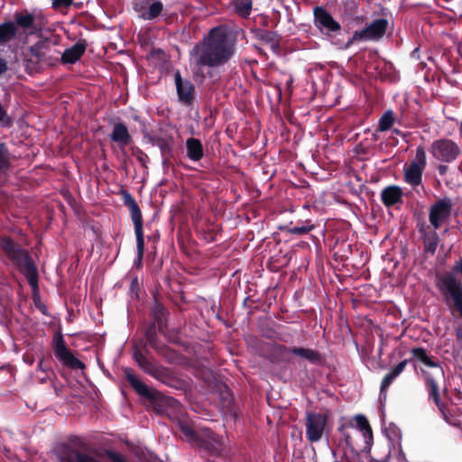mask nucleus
Listing matches in <instances>:
<instances>
[{
    "label": "nucleus",
    "mask_w": 462,
    "mask_h": 462,
    "mask_svg": "<svg viewBox=\"0 0 462 462\" xmlns=\"http://www.w3.org/2000/svg\"><path fill=\"white\" fill-rule=\"evenodd\" d=\"M236 51L235 42L224 26L213 27L191 51L199 68H218L227 63Z\"/></svg>",
    "instance_id": "nucleus-1"
},
{
    "label": "nucleus",
    "mask_w": 462,
    "mask_h": 462,
    "mask_svg": "<svg viewBox=\"0 0 462 462\" xmlns=\"http://www.w3.org/2000/svg\"><path fill=\"white\" fill-rule=\"evenodd\" d=\"M23 274L28 284L35 291L39 288V273L37 265L30 253L18 241L11 236H0V256Z\"/></svg>",
    "instance_id": "nucleus-2"
},
{
    "label": "nucleus",
    "mask_w": 462,
    "mask_h": 462,
    "mask_svg": "<svg viewBox=\"0 0 462 462\" xmlns=\"http://www.w3.org/2000/svg\"><path fill=\"white\" fill-rule=\"evenodd\" d=\"M462 257L455 262L450 270L437 273L435 286L443 301L462 318Z\"/></svg>",
    "instance_id": "nucleus-3"
},
{
    "label": "nucleus",
    "mask_w": 462,
    "mask_h": 462,
    "mask_svg": "<svg viewBox=\"0 0 462 462\" xmlns=\"http://www.w3.org/2000/svg\"><path fill=\"white\" fill-rule=\"evenodd\" d=\"M180 431L189 441L206 456L218 457L223 450V444L216 433L209 429L194 430L189 423L180 424Z\"/></svg>",
    "instance_id": "nucleus-4"
},
{
    "label": "nucleus",
    "mask_w": 462,
    "mask_h": 462,
    "mask_svg": "<svg viewBox=\"0 0 462 462\" xmlns=\"http://www.w3.org/2000/svg\"><path fill=\"white\" fill-rule=\"evenodd\" d=\"M119 195L122 197L124 205L126 206L130 211L131 218L134 226V234L136 236V258L134 259V265L137 268L142 267L143 258L144 254V237L143 229V215L135 199L131 193L125 189H121Z\"/></svg>",
    "instance_id": "nucleus-5"
},
{
    "label": "nucleus",
    "mask_w": 462,
    "mask_h": 462,
    "mask_svg": "<svg viewBox=\"0 0 462 462\" xmlns=\"http://www.w3.org/2000/svg\"><path fill=\"white\" fill-rule=\"evenodd\" d=\"M13 23H15L19 35L31 36L42 32L46 24V19L41 10L23 9L14 14Z\"/></svg>",
    "instance_id": "nucleus-6"
},
{
    "label": "nucleus",
    "mask_w": 462,
    "mask_h": 462,
    "mask_svg": "<svg viewBox=\"0 0 462 462\" xmlns=\"http://www.w3.org/2000/svg\"><path fill=\"white\" fill-rule=\"evenodd\" d=\"M429 152L436 161L442 163H452L462 154L459 144L448 137L434 140L429 147Z\"/></svg>",
    "instance_id": "nucleus-7"
},
{
    "label": "nucleus",
    "mask_w": 462,
    "mask_h": 462,
    "mask_svg": "<svg viewBox=\"0 0 462 462\" xmlns=\"http://www.w3.org/2000/svg\"><path fill=\"white\" fill-rule=\"evenodd\" d=\"M133 357L144 373L156 380L171 386L173 382H175V376L170 368L159 365L154 360L147 358L139 349L136 348L134 351Z\"/></svg>",
    "instance_id": "nucleus-8"
},
{
    "label": "nucleus",
    "mask_w": 462,
    "mask_h": 462,
    "mask_svg": "<svg viewBox=\"0 0 462 462\" xmlns=\"http://www.w3.org/2000/svg\"><path fill=\"white\" fill-rule=\"evenodd\" d=\"M424 380L425 389L428 393L429 401H432L438 407L443 418L448 420V405L441 401V392L439 386L440 379L444 378V370L439 368L435 373L421 370Z\"/></svg>",
    "instance_id": "nucleus-9"
},
{
    "label": "nucleus",
    "mask_w": 462,
    "mask_h": 462,
    "mask_svg": "<svg viewBox=\"0 0 462 462\" xmlns=\"http://www.w3.org/2000/svg\"><path fill=\"white\" fill-rule=\"evenodd\" d=\"M59 43L58 38H44L28 48V51L37 56L45 67H54L60 61V52L56 50Z\"/></svg>",
    "instance_id": "nucleus-10"
},
{
    "label": "nucleus",
    "mask_w": 462,
    "mask_h": 462,
    "mask_svg": "<svg viewBox=\"0 0 462 462\" xmlns=\"http://www.w3.org/2000/svg\"><path fill=\"white\" fill-rule=\"evenodd\" d=\"M388 25L389 23L387 19H375L364 29L355 31L352 37L347 40L343 48L348 49L353 44L359 42L378 41L385 34Z\"/></svg>",
    "instance_id": "nucleus-11"
},
{
    "label": "nucleus",
    "mask_w": 462,
    "mask_h": 462,
    "mask_svg": "<svg viewBox=\"0 0 462 462\" xmlns=\"http://www.w3.org/2000/svg\"><path fill=\"white\" fill-rule=\"evenodd\" d=\"M313 17L314 25L319 32L327 36L332 43L337 44L333 39L341 32L340 23L323 6L313 8Z\"/></svg>",
    "instance_id": "nucleus-12"
},
{
    "label": "nucleus",
    "mask_w": 462,
    "mask_h": 462,
    "mask_svg": "<svg viewBox=\"0 0 462 462\" xmlns=\"http://www.w3.org/2000/svg\"><path fill=\"white\" fill-rule=\"evenodd\" d=\"M53 351L55 357L65 366L74 370H83L86 365L78 359L66 346L62 334L59 333L53 338Z\"/></svg>",
    "instance_id": "nucleus-13"
},
{
    "label": "nucleus",
    "mask_w": 462,
    "mask_h": 462,
    "mask_svg": "<svg viewBox=\"0 0 462 462\" xmlns=\"http://www.w3.org/2000/svg\"><path fill=\"white\" fill-rule=\"evenodd\" d=\"M305 416L306 439L311 443L319 442L323 437L328 423V414L307 411Z\"/></svg>",
    "instance_id": "nucleus-14"
},
{
    "label": "nucleus",
    "mask_w": 462,
    "mask_h": 462,
    "mask_svg": "<svg viewBox=\"0 0 462 462\" xmlns=\"http://www.w3.org/2000/svg\"><path fill=\"white\" fill-rule=\"evenodd\" d=\"M452 207L453 204L449 198L440 199L430 207L429 220L434 229H439L449 218Z\"/></svg>",
    "instance_id": "nucleus-15"
},
{
    "label": "nucleus",
    "mask_w": 462,
    "mask_h": 462,
    "mask_svg": "<svg viewBox=\"0 0 462 462\" xmlns=\"http://www.w3.org/2000/svg\"><path fill=\"white\" fill-rule=\"evenodd\" d=\"M163 4L160 0H135L133 9L139 18L152 21L158 18L163 11Z\"/></svg>",
    "instance_id": "nucleus-16"
},
{
    "label": "nucleus",
    "mask_w": 462,
    "mask_h": 462,
    "mask_svg": "<svg viewBox=\"0 0 462 462\" xmlns=\"http://www.w3.org/2000/svg\"><path fill=\"white\" fill-rule=\"evenodd\" d=\"M124 374L126 381L137 394L148 399L151 402H155L159 398L160 392L149 388L146 383L137 378V376L133 373L132 369H124Z\"/></svg>",
    "instance_id": "nucleus-17"
},
{
    "label": "nucleus",
    "mask_w": 462,
    "mask_h": 462,
    "mask_svg": "<svg viewBox=\"0 0 462 462\" xmlns=\"http://www.w3.org/2000/svg\"><path fill=\"white\" fill-rule=\"evenodd\" d=\"M177 95L180 102L191 106L195 99V86L189 79H183L180 70L174 73Z\"/></svg>",
    "instance_id": "nucleus-18"
},
{
    "label": "nucleus",
    "mask_w": 462,
    "mask_h": 462,
    "mask_svg": "<svg viewBox=\"0 0 462 462\" xmlns=\"http://www.w3.org/2000/svg\"><path fill=\"white\" fill-rule=\"evenodd\" d=\"M61 451L58 456L59 462H98L93 456L73 448L68 443L60 446Z\"/></svg>",
    "instance_id": "nucleus-19"
},
{
    "label": "nucleus",
    "mask_w": 462,
    "mask_h": 462,
    "mask_svg": "<svg viewBox=\"0 0 462 462\" xmlns=\"http://www.w3.org/2000/svg\"><path fill=\"white\" fill-rule=\"evenodd\" d=\"M219 403L223 413L233 420L239 417V410L235 402L231 390L223 385L219 388Z\"/></svg>",
    "instance_id": "nucleus-20"
},
{
    "label": "nucleus",
    "mask_w": 462,
    "mask_h": 462,
    "mask_svg": "<svg viewBox=\"0 0 462 462\" xmlns=\"http://www.w3.org/2000/svg\"><path fill=\"white\" fill-rule=\"evenodd\" d=\"M148 142L160 149L161 155H173L174 137L171 134H145Z\"/></svg>",
    "instance_id": "nucleus-21"
},
{
    "label": "nucleus",
    "mask_w": 462,
    "mask_h": 462,
    "mask_svg": "<svg viewBox=\"0 0 462 462\" xmlns=\"http://www.w3.org/2000/svg\"><path fill=\"white\" fill-rule=\"evenodd\" d=\"M88 44L86 40L80 39L74 45L66 49L60 58L62 64H75L86 52Z\"/></svg>",
    "instance_id": "nucleus-22"
},
{
    "label": "nucleus",
    "mask_w": 462,
    "mask_h": 462,
    "mask_svg": "<svg viewBox=\"0 0 462 462\" xmlns=\"http://www.w3.org/2000/svg\"><path fill=\"white\" fill-rule=\"evenodd\" d=\"M395 121H397L400 125L406 127L411 126V123L408 121L403 111L398 118H395L393 112L392 110H387L380 117L377 130L379 132H386L392 128Z\"/></svg>",
    "instance_id": "nucleus-23"
},
{
    "label": "nucleus",
    "mask_w": 462,
    "mask_h": 462,
    "mask_svg": "<svg viewBox=\"0 0 462 462\" xmlns=\"http://www.w3.org/2000/svg\"><path fill=\"white\" fill-rule=\"evenodd\" d=\"M402 197L403 191L402 188L396 185L387 186L381 192V200L387 208L402 203Z\"/></svg>",
    "instance_id": "nucleus-24"
},
{
    "label": "nucleus",
    "mask_w": 462,
    "mask_h": 462,
    "mask_svg": "<svg viewBox=\"0 0 462 462\" xmlns=\"http://www.w3.org/2000/svg\"><path fill=\"white\" fill-rule=\"evenodd\" d=\"M151 315L153 319L152 323H155L159 332L162 333L167 324L169 311L156 297L154 298V304L152 308Z\"/></svg>",
    "instance_id": "nucleus-25"
},
{
    "label": "nucleus",
    "mask_w": 462,
    "mask_h": 462,
    "mask_svg": "<svg viewBox=\"0 0 462 462\" xmlns=\"http://www.w3.org/2000/svg\"><path fill=\"white\" fill-rule=\"evenodd\" d=\"M354 420L356 424V429L362 433L365 439V449H367L368 452L371 451V445L373 442V430L370 426V423L365 416L362 414H357L355 416Z\"/></svg>",
    "instance_id": "nucleus-26"
},
{
    "label": "nucleus",
    "mask_w": 462,
    "mask_h": 462,
    "mask_svg": "<svg viewBox=\"0 0 462 462\" xmlns=\"http://www.w3.org/2000/svg\"><path fill=\"white\" fill-rule=\"evenodd\" d=\"M408 362L409 360L407 359L400 362L399 364L392 367L390 371L384 375L380 386L381 395L386 393L387 389L393 383V381L404 371Z\"/></svg>",
    "instance_id": "nucleus-27"
},
{
    "label": "nucleus",
    "mask_w": 462,
    "mask_h": 462,
    "mask_svg": "<svg viewBox=\"0 0 462 462\" xmlns=\"http://www.w3.org/2000/svg\"><path fill=\"white\" fill-rule=\"evenodd\" d=\"M110 138L121 147H125L132 142V136L126 125L121 122L115 124Z\"/></svg>",
    "instance_id": "nucleus-28"
},
{
    "label": "nucleus",
    "mask_w": 462,
    "mask_h": 462,
    "mask_svg": "<svg viewBox=\"0 0 462 462\" xmlns=\"http://www.w3.org/2000/svg\"><path fill=\"white\" fill-rule=\"evenodd\" d=\"M292 355L309 361L312 365H320L323 362L322 355L314 349L302 346H293Z\"/></svg>",
    "instance_id": "nucleus-29"
},
{
    "label": "nucleus",
    "mask_w": 462,
    "mask_h": 462,
    "mask_svg": "<svg viewBox=\"0 0 462 462\" xmlns=\"http://www.w3.org/2000/svg\"><path fill=\"white\" fill-rule=\"evenodd\" d=\"M187 157L192 162H199L204 156V148L199 139L190 137L186 141Z\"/></svg>",
    "instance_id": "nucleus-30"
},
{
    "label": "nucleus",
    "mask_w": 462,
    "mask_h": 462,
    "mask_svg": "<svg viewBox=\"0 0 462 462\" xmlns=\"http://www.w3.org/2000/svg\"><path fill=\"white\" fill-rule=\"evenodd\" d=\"M18 35L15 23L12 20L0 23V45L10 42Z\"/></svg>",
    "instance_id": "nucleus-31"
},
{
    "label": "nucleus",
    "mask_w": 462,
    "mask_h": 462,
    "mask_svg": "<svg viewBox=\"0 0 462 462\" xmlns=\"http://www.w3.org/2000/svg\"><path fill=\"white\" fill-rule=\"evenodd\" d=\"M424 170L415 164H409L404 171V180L412 187H416L422 182V174Z\"/></svg>",
    "instance_id": "nucleus-32"
},
{
    "label": "nucleus",
    "mask_w": 462,
    "mask_h": 462,
    "mask_svg": "<svg viewBox=\"0 0 462 462\" xmlns=\"http://www.w3.org/2000/svg\"><path fill=\"white\" fill-rule=\"evenodd\" d=\"M411 353L412 355V357L416 360L421 362L428 367L431 368H437L439 370V368H442L439 362L434 361L432 357H430L427 350L423 347H414L411 350Z\"/></svg>",
    "instance_id": "nucleus-33"
},
{
    "label": "nucleus",
    "mask_w": 462,
    "mask_h": 462,
    "mask_svg": "<svg viewBox=\"0 0 462 462\" xmlns=\"http://www.w3.org/2000/svg\"><path fill=\"white\" fill-rule=\"evenodd\" d=\"M231 6L239 17L248 18L252 13L253 0H232Z\"/></svg>",
    "instance_id": "nucleus-34"
},
{
    "label": "nucleus",
    "mask_w": 462,
    "mask_h": 462,
    "mask_svg": "<svg viewBox=\"0 0 462 462\" xmlns=\"http://www.w3.org/2000/svg\"><path fill=\"white\" fill-rule=\"evenodd\" d=\"M259 40L269 44L273 51H276L280 49L281 36L273 31L262 30L257 32Z\"/></svg>",
    "instance_id": "nucleus-35"
},
{
    "label": "nucleus",
    "mask_w": 462,
    "mask_h": 462,
    "mask_svg": "<svg viewBox=\"0 0 462 462\" xmlns=\"http://www.w3.org/2000/svg\"><path fill=\"white\" fill-rule=\"evenodd\" d=\"M23 66L24 69L28 74H33L36 72H40L43 69L44 66L38 59L37 56H34L32 53H30L27 51V53L24 54L23 57Z\"/></svg>",
    "instance_id": "nucleus-36"
},
{
    "label": "nucleus",
    "mask_w": 462,
    "mask_h": 462,
    "mask_svg": "<svg viewBox=\"0 0 462 462\" xmlns=\"http://www.w3.org/2000/svg\"><path fill=\"white\" fill-rule=\"evenodd\" d=\"M156 353L163 357L170 364H177L181 358V355L173 348L165 344L160 345L156 349Z\"/></svg>",
    "instance_id": "nucleus-37"
},
{
    "label": "nucleus",
    "mask_w": 462,
    "mask_h": 462,
    "mask_svg": "<svg viewBox=\"0 0 462 462\" xmlns=\"http://www.w3.org/2000/svg\"><path fill=\"white\" fill-rule=\"evenodd\" d=\"M392 441L389 440L386 444L382 445L376 448L374 450V453L371 454V457L374 462H388L392 449H391ZM394 446L395 444L393 443Z\"/></svg>",
    "instance_id": "nucleus-38"
},
{
    "label": "nucleus",
    "mask_w": 462,
    "mask_h": 462,
    "mask_svg": "<svg viewBox=\"0 0 462 462\" xmlns=\"http://www.w3.org/2000/svg\"><path fill=\"white\" fill-rule=\"evenodd\" d=\"M158 327L155 325V323H150L144 331V336L146 338L147 344L153 348L154 350L162 343L160 341L158 336H157Z\"/></svg>",
    "instance_id": "nucleus-39"
},
{
    "label": "nucleus",
    "mask_w": 462,
    "mask_h": 462,
    "mask_svg": "<svg viewBox=\"0 0 462 462\" xmlns=\"http://www.w3.org/2000/svg\"><path fill=\"white\" fill-rule=\"evenodd\" d=\"M439 242V235L436 231L426 233L423 236L424 251L434 254Z\"/></svg>",
    "instance_id": "nucleus-40"
},
{
    "label": "nucleus",
    "mask_w": 462,
    "mask_h": 462,
    "mask_svg": "<svg viewBox=\"0 0 462 462\" xmlns=\"http://www.w3.org/2000/svg\"><path fill=\"white\" fill-rule=\"evenodd\" d=\"M273 353L278 361L285 363L291 362L292 347L277 344L273 346Z\"/></svg>",
    "instance_id": "nucleus-41"
},
{
    "label": "nucleus",
    "mask_w": 462,
    "mask_h": 462,
    "mask_svg": "<svg viewBox=\"0 0 462 462\" xmlns=\"http://www.w3.org/2000/svg\"><path fill=\"white\" fill-rule=\"evenodd\" d=\"M315 229V225L311 224L310 220L301 223L300 226H288L286 230L291 235L303 236Z\"/></svg>",
    "instance_id": "nucleus-42"
},
{
    "label": "nucleus",
    "mask_w": 462,
    "mask_h": 462,
    "mask_svg": "<svg viewBox=\"0 0 462 462\" xmlns=\"http://www.w3.org/2000/svg\"><path fill=\"white\" fill-rule=\"evenodd\" d=\"M10 167V152L5 143H0V173L5 172Z\"/></svg>",
    "instance_id": "nucleus-43"
},
{
    "label": "nucleus",
    "mask_w": 462,
    "mask_h": 462,
    "mask_svg": "<svg viewBox=\"0 0 462 462\" xmlns=\"http://www.w3.org/2000/svg\"><path fill=\"white\" fill-rule=\"evenodd\" d=\"M410 164H415L418 167L425 170V168L427 166V156H426L425 148L422 145H420L416 148L415 157L410 162Z\"/></svg>",
    "instance_id": "nucleus-44"
},
{
    "label": "nucleus",
    "mask_w": 462,
    "mask_h": 462,
    "mask_svg": "<svg viewBox=\"0 0 462 462\" xmlns=\"http://www.w3.org/2000/svg\"><path fill=\"white\" fill-rule=\"evenodd\" d=\"M350 429H354V425L352 422L349 423H344L338 427V431L341 433V435L344 438V440L346 442V445L347 447L353 448V442L351 434L349 432Z\"/></svg>",
    "instance_id": "nucleus-45"
},
{
    "label": "nucleus",
    "mask_w": 462,
    "mask_h": 462,
    "mask_svg": "<svg viewBox=\"0 0 462 462\" xmlns=\"http://www.w3.org/2000/svg\"><path fill=\"white\" fill-rule=\"evenodd\" d=\"M54 10L68 9L73 5V0H51Z\"/></svg>",
    "instance_id": "nucleus-46"
},
{
    "label": "nucleus",
    "mask_w": 462,
    "mask_h": 462,
    "mask_svg": "<svg viewBox=\"0 0 462 462\" xmlns=\"http://www.w3.org/2000/svg\"><path fill=\"white\" fill-rule=\"evenodd\" d=\"M133 153L136 157L137 161L142 164V166L143 168H147V163L149 162L148 155L140 148H136Z\"/></svg>",
    "instance_id": "nucleus-47"
},
{
    "label": "nucleus",
    "mask_w": 462,
    "mask_h": 462,
    "mask_svg": "<svg viewBox=\"0 0 462 462\" xmlns=\"http://www.w3.org/2000/svg\"><path fill=\"white\" fill-rule=\"evenodd\" d=\"M106 455L107 458L112 462H127L120 453H117L116 451L107 450L106 452Z\"/></svg>",
    "instance_id": "nucleus-48"
},
{
    "label": "nucleus",
    "mask_w": 462,
    "mask_h": 462,
    "mask_svg": "<svg viewBox=\"0 0 462 462\" xmlns=\"http://www.w3.org/2000/svg\"><path fill=\"white\" fill-rule=\"evenodd\" d=\"M130 291L137 294L139 291V282L137 276H134L131 280Z\"/></svg>",
    "instance_id": "nucleus-49"
},
{
    "label": "nucleus",
    "mask_w": 462,
    "mask_h": 462,
    "mask_svg": "<svg viewBox=\"0 0 462 462\" xmlns=\"http://www.w3.org/2000/svg\"><path fill=\"white\" fill-rule=\"evenodd\" d=\"M436 2L439 7L449 10V11H453V7L450 5V3H451L450 0H436Z\"/></svg>",
    "instance_id": "nucleus-50"
},
{
    "label": "nucleus",
    "mask_w": 462,
    "mask_h": 462,
    "mask_svg": "<svg viewBox=\"0 0 462 462\" xmlns=\"http://www.w3.org/2000/svg\"><path fill=\"white\" fill-rule=\"evenodd\" d=\"M448 163H440L439 166H438V171L439 173V175L441 176H444L446 175V173L448 172V166L447 165Z\"/></svg>",
    "instance_id": "nucleus-51"
},
{
    "label": "nucleus",
    "mask_w": 462,
    "mask_h": 462,
    "mask_svg": "<svg viewBox=\"0 0 462 462\" xmlns=\"http://www.w3.org/2000/svg\"><path fill=\"white\" fill-rule=\"evenodd\" d=\"M8 69L7 61L0 58V76L4 74Z\"/></svg>",
    "instance_id": "nucleus-52"
},
{
    "label": "nucleus",
    "mask_w": 462,
    "mask_h": 462,
    "mask_svg": "<svg viewBox=\"0 0 462 462\" xmlns=\"http://www.w3.org/2000/svg\"><path fill=\"white\" fill-rule=\"evenodd\" d=\"M5 120L7 121V123H9V119L7 117L6 111L5 110L2 104L0 103V122H5Z\"/></svg>",
    "instance_id": "nucleus-53"
},
{
    "label": "nucleus",
    "mask_w": 462,
    "mask_h": 462,
    "mask_svg": "<svg viewBox=\"0 0 462 462\" xmlns=\"http://www.w3.org/2000/svg\"><path fill=\"white\" fill-rule=\"evenodd\" d=\"M162 166L164 168L169 167L171 164V159L173 157V155H162Z\"/></svg>",
    "instance_id": "nucleus-54"
},
{
    "label": "nucleus",
    "mask_w": 462,
    "mask_h": 462,
    "mask_svg": "<svg viewBox=\"0 0 462 462\" xmlns=\"http://www.w3.org/2000/svg\"><path fill=\"white\" fill-rule=\"evenodd\" d=\"M419 52H420V49H419V48H415V49L411 52V57L412 59L419 60V59H420Z\"/></svg>",
    "instance_id": "nucleus-55"
},
{
    "label": "nucleus",
    "mask_w": 462,
    "mask_h": 462,
    "mask_svg": "<svg viewBox=\"0 0 462 462\" xmlns=\"http://www.w3.org/2000/svg\"><path fill=\"white\" fill-rule=\"evenodd\" d=\"M133 118L135 122L140 123L143 126V128H145V123L141 120V117L139 116H134Z\"/></svg>",
    "instance_id": "nucleus-56"
},
{
    "label": "nucleus",
    "mask_w": 462,
    "mask_h": 462,
    "mask_svg": "<svg viewBox=\"0 0 462 462\" xmlns=\"http://www.w3.org/2000/svg\"><path fill=\"white\" fill-rule=\"evenodd\" d=\"M456 336L457 338H462V330L461 329H457L456 330Z\"/></svg>",
    "instance_id": "nucleus-57"
},
{
    "label": "nucleus",
    "mask_w": 462,
    "mask_h": 462,
    "mask_svg": "<svg viewBox=\"0 0 462 462\" xmlns=\"http://www.w3.org/2000/svg\"><path fill=\"white\" fill-rule=\"evenodd\" d=\"M393 132L394 134H398V135H402V133L399 129H397V128L393 129Z\"/></svg>",
    "instance_id": "nucleus-58"
},
{
    "label": "nucleus",
    "mask_w": 462,
    "mask_h": 462,
    "mask_svg": "<svg viewBox=\"0 0 462 462\" xmlns=\"http://www.w3.org/2000/svg\"><path fill=\"white\" fill-rule=\"evenodd\" d=\"M396 437H397V439H396V443L395 444L400 447L401 446L400 445V437L399 436H396Z\"/></svg>",
    "instance_id": "nucleus-59"
},
{
    "label": "nucleus",
    "mask_w": 462,
    "mask_h": 462,
    "mask_svg": "<svg viewBox=\"0 0 462 462\" xmlns=\"http://www.w3.org/2000/svg\"><path fill=\"white\" fill-rule=\"evenodd\" d=\"M458 171L461 172L462 174V161L460 162L459 165H458Z\"/></svg>",
    "instance_id": "nucleus-60"
},
{
    "label": "nucleus",
    "mask_w": 462,
    "mask_h": 462,
    "mask_svg": "<svg viewBox=\"0 0 462 462\" xmlns=\"http://www.w3.org/2000/svg\"><path fill=\"white\" fill-rule=\"evenodd\" d=\"M459 131L462 134V122L460 123Z\"/></svg>",
    "instance_id": "nucleus-61"
},
{
    "label": "nucleus",
    "mask_w": 462,
    "mask_h": 462,
    "mask_svg": "<svg viewBox=\"0 0 462 462\" xmlns=\"http://www.w3.org/2000/svg\"><path fill=\"white\" fill-rule=\"evenodd\" d=\"M443 394H444V395H446V394H447V389H446V388L443 390Z\"/></svg>",
    "instance_id": "nucleus-62"
},
{
    "label": "nucleus",
    "mask_w": 462,
    "mask_h": 462,
    "mask_svg": "<svg viewBox=\"0 0 462 462\" xmlns=\"http://www.w3.org/2000/svg\"><path fill=\"white\" fill-rule=\"evenodd\" d=\"M334 462H337V461H334Z\"/></svg>",
    "instance_id": "nucleus-63"
}]
</instances>
